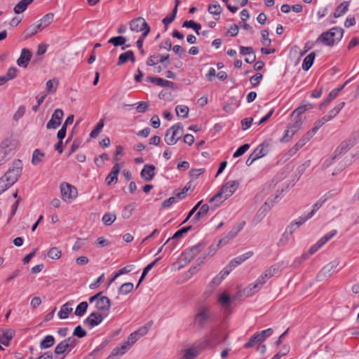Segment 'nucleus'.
<instances>
[{
  "label": "nucleus",
  "mask_w": 359,
  "mask_h": 359,
  "mask_svg": "<svg viewBox=\"0 0 359 359\" xmlns=\"http://www.w3.org/2000/svg\"><path fill=\"white\" fill-rule=\"evenodd\" d=\"M238 182L236 180L229 181L225 183L213 197L209 200V203H212L216 202L212 208L214 210L216 208L219 206L224 201L229 198L238 189Z\"/></svg>",
  "instance_id": "1"
},
{
  "label": "nucleus",
  "mask_w": 359,
  "mask_h": 359,
  "mask_svg": "<svg viewBox=\"0 0 359 359\" xmlns=\"http://www.w3.org/2000/svg\"><path fill=\"white\" fill-rule=\"evenodd\" d=\"M278 272V267L273 265L265 270L255 283L250 284L245 289V292L248 296H252L258 292L266 283V280Z\"/></svg>",
  "instance_id": "2"
},
{
  "label": "nucleus",
  "mask_w": 359,
  "mask_h": 359,
  "mask_svg": "<svg viewBox=\"0 0 359 359\" xmlns=\"http://www.w3.org/2000/svg\"><path fill=\"white\" fill-rule=\"evenodd\" d=\"M344 30L340 27H333L327 32L322 33L316 40V43H321L327 46H332L337 41L341 39Z\"/></svg>",
  "instance_id": "3"
},
{
  "label": "nucleus",
  "mask_w": 359,
  "mask_h": 359,
  "mask_svg": "<svg viewBox=\"0 0 359 359\" xmlns=\"http://www.w3.org/2000/svg\"><path fill=\"white\" fill-rule=\"evenodd\" d=\"M304 123L302 117L293 118L285 130L283 136L280 139L282 143L288 142L301 129Z\"/></svg>",
  "instance_id": "4"
},
{
  "label": "nucleus",
  "mask_w": 359,
  "mask_h": 359,
  "mask_svg": "<svg viewBox=\"0 0 359 359\" xmlns=\"http://www.w3.org/2000/svg\"><path fill=\"white\" fill-rule=\"evenodd\" d=\"M227 337V335L220 328H216L211 330L209 335L205 338V341L202 342V348L206 346L215 347L224 341Z\"/></svg>",
  "instance_id": "5"
},
{
  "label": "nucleus",
  "mask_w": 359,
  "mask_h": 359,
  "mask_svg": "<svg viewBox=\"0 0 359 359\" xmlns=\"http://www.w3.org/2000/svg\"><path fill=\"white\" fill-rule=\"evenodd\" d=\"M23 163L21 160L15 159L13 161L11 166L6 172L4 176L8 182L14 184L22 174Z\"/></svg>",
  "instance_id": "6"
},
{
  "label": "nucleus",
  "mask_w": 359,
  "mask_h": 359,
  "mask_svg": "<svg viewBox=\"0 0 359 359\" xmlns=\"http://www.w3.org/2000/svg\"><path fill=\"white\" fill-rule=\"evenodd\" d=\"M183 131V127L180 123L172 126L166 131L165 142L169 145L175 144L182 136Z\"/></svg>",
  "instance_id": "7"
},
{
  "label": "nucleus",
  "mask_w": 359,
  "mask_h": 359,
  "mask_svg": "<svg viewBox=\"0 0 359 359\" xmlns=\"http://www.w3.org/2000/svg\"><path fill=\"white\" fill-rule=\"evenodd\" d=\"M210 317V309L207 306H202L199 307L196 313L194 323L196 326L202 328L208 323Z\"/></svg>",
  "instance_id": "8"
},
{
  "label": "nucleus",
  "mask_w": 359,
  "mask_h": 359,
  "mask_svg": "<svg viewBox=\"0 0 359 359\" xmlns=\"http://www.w3.org/2000/svg\"><path fill=\"white\" fill-rule=\"evenodd\" d=\"M130 29L136 32H142V36L146 37L150 32V27L146 20L142 18L138 17L130 22Z\"/></svg>",
  "instance_id": "9"
},
{
  "label": "nucleus",
  "mask_w": 359,
  "mask_h": 359,
  "mask_svg": "<svg viewBox=\"0 0 359 359\" xmlns=\"http://www.w3.org/2000/svg\"><path fill=\"white\" fill-rule=\"evenodd\" d=\"M252 255V252H247L240 256H238L233 259L229 264L223 269V273L224 275H229L230 272L236 268L237 266L240 265L245 261H246L248 259L251 257Z\"/></svg>",
  "instance_id": "10"
},
{
  "label": "nucleus",
  "mask_w": 359,
  "mask_h": 359,
  "mask_svg": "<svg viewBox=\"0 0 359 359\" xmlns=\"http://www.w3.org/2000/svg\"><path fill=\"white\" fill-rule=\"evenodd\" d=\"M60 189L62 198L65 201L73 200L78 195L76 188L67 182H62L60 184Z\"/></svg>",
  "instance_id": "11"
},
{
  "label": "nucleus",
  "mask_w": 359,
  "mask_h": 359,
  "mask_svg": "<svg viewBox=\"0 0 359 359\" xmlns=\"http://www.w3.org/2000/svg\"><path fill=\"white\" fill-rule=\"evenodd\" d=\"M64 113L60 109H57L54 111L51 116V118L46 124L47 129H56L61 124Z\"/></svg>",
  "instance_id": "12"
},
{
  "label": "nucleus",
  "mask_w": 359,
  "mask_h": 359,
  "mask_svg": "<svg viewBox=\"0 0 359 359\" xmlns=\"http://www.w3.org/2000/svg\"><path fill=\"white\" fill-rule=\"evenodd\" d=\"M339 262L338 260H334L327 264H326L319 272L317 278L321 280L322 279L330 277L334 271V269L338 266Z\"/></svg>",
  "instance_id": "13"
},
{
  "label": "nucleus",
  "mask_w": 359,
  "mask_h": 359,
  "mask_svg": "<svg viewBox=\"0 0 359 359\" xmlns=\"http://www.w3.org/2000/svg\"><path fill=\"white\" fill-rule=\"evenodd\" d=\"M327 194L325 195L323 198H320L313 204V205L312 206V210L310 212H309L307 215H303L300 217V224H304L315 215V213L322 207V205L327 201V198H325Z\"/></svg>",
  "instance_id": "14"
},
{
  "label": "nucleus",
  "mask_w": 359,
  "mask_h": 359,
  "mask_svg": "<svg viewBox=\"0 0 359 359\" xmlns=\"http://www.w3.org/2000/svg\"><path fill=\"white\" fill-rule=\"evenodd\" d=\"M357 142L355 135L351 136L348 139L343 141L336 149L335 154L341 155L347 152Z\"/></svg>",
  "instance_id": "15"
},
{
  "label": "nucleus",
  "mask_w": 359,
  "mask_h": 359,
  "mask_svg": "<svg viewBox=\"0 0 359 359\" xmlns=\"http://www.w3.org/2000/svg\"><path fill=\"white\" fill-rule=\"evenodd\" d=\"M0 150L7 156L14 154L15 147L13 140L10 138L3 140L0 144Z\"/></svg>",
  "instance_id": "16"
},
{
  "label": "nucleus",
  "mask_w": 359,
  "mask_h": 359,
  "mask_svg": "<svg viewBox=\"0 0 359 359\" xmlns=\"http://www.w3.org/2000/svg\"><path fill=\"white\" fill-rule=\"evenodd\" d=\"M204 247L205 245L203 243H198L191 247L189 250L184 253V259L191 262L203 250Z\"/></svg>",
  "instance_id": "17"
},
{
  "label": "nucleus",
  "mask_w": 359,
  "mask_h": 359,
  "mask_svg": "<svg viewBox=\"0 0 359 359\" xmlns=\"http://www.w3.org/2000/svg\"><path fill=\"white\" fill-rule=\"evenodd\" d=\"M155 166L154 165L146 164L141 171V177L146 182L151 181L155 175Z\"/></svg>",
  "instance_id": "18"
},
{
  "label": "nucleus",
  "mask_w": 359,
  "mask_h": 359,
  "mask_svg": "<svg viewBox=\"0 0 359 359\" xmlns=\"http://www.w3.org/2000/svg\"><path fill=\"white\" fill-rule=\"evenodd\" d=\"M32 57L31 52L27 48H22L21 50L20 56L17 60L18 66L26 68Z\"/></svg>",
  "instance_id": "19"
},
{
  "label": "nucleus",
  "mask_w": 359,
  "mask_h": 359,
  "mask_svg": "<svg viewBox=\"0 0 359 359\" xmlns=\"http://www.w3.org/2000/svg\"><path fill=\"white\" fill-rule=\"evenodd\" d=\"M120 172V166L118 163H116L112 167V169L106 178V182L110 185L113 182H116L118 180V175Z\"/></svg>",
  "instance_id": "20"
},
{
  "label": "nucleus",
  "mask_w": 359,
  "mask_h": 359,
  "mask_svg": "<svg viewBox=\"0 0 359 359\" xmlns=\"http://www.w3.org/2000/svg\"><path fill=\"white\" fill-rule=\"evenodd\" d=\"M217 301L219 304L226 309H228L232 303L231 297L225 292L218 294Z\"/></svg>",
  "instance_id": "21"
},
{
  "label": "nucleus",
  "mask_w": 359,
  "mask_h": 359,
  "mask_svg": "<svg viewBox=\"0 0 359 359\" xmlns=\"http://www.w3.org/2000/svg\"><path fill=\"white\" fill-rule=\"evenodd\" d=\"M90 327L100 325L102 321V316L97 312L92 313L85 320Z\"/></svg>",
  "instance_id": "22"
},
{
  "label": "nucleus",
  "mask_w": 359,
  "mask_h": 359,
  "mask_svg": "<svg viewBox=\"0 0 359 359\" xmlns=\"http://www.w3.org/2000/svg\"><path fill=\"white\" fill-rule=\"evenodd\" d=\"M111 306V302L107 297L100 296L97 299L95 307L100 311H108Z\"/></svg>",
  "instance_id": "23"
},
{
  "label": "nucleus",
  "mask_w": 359,
  "mask_h": 359,
  "mask_svg": "<svg viewBox=\"0 0 359 359\" xmlns=\"http://www.w3.org/2000/svg\"><path fill=\"white\" fill-rule=\"evenodd\" d=\"M0 334V343L6 346H8L10 341L14 336V331L12 330H2Z\"/></svg>",
  "instance_id": "24"
},
{
  "label": "nucleus",
  "mask_w": 359,
  "mask_h": 359,
  "mask_svg": "<svg viewBox=\"0 0 359 359\" xmlns=\"http://www.w3.org/2000/svg\"><path fill=\"white\" fill-rule=\"evenodd\" d=\"M276 203L275 199L268 198L264 205L260 208L258 211L257 215L261 217V219L265 217L266 214L271 210Z\"/></svg>",
  "instance_id": "25"
},
{
  "label": "nucleus",
  "mask_w": 359,
  "mask_h": 359,
  "mask_svg": "<svg viewBox=\"0 0 359 359\" xmlns=\"http://www.w3.org/2000/svg\"><path fill=\"white\" fill-rule=\"evenodd\" d=\"M276 203L275 199L268 198L264 205L260 208L258 211L257 215L261 217V219L265 217L266 214L271 210Z\"/></svg>",
  "instance_id": "26"
},
{
  "label": "nucleus",
  "mask_w": 359,
  "mask_h": 359,
  "mask_svg": "<svg viewBox=\"0 0 359 359\" xmlns=\"http://www.w3.org/2000/svg\"><path fill=\"white\" fill-rule=\"evenodd\" d=\"M276 203L275 199L268 198L264 205L260 208L258 211L257 215L261 217V219L265 217L266 214L271 210Z\"/></svg>",
  "instance_id": "27"
},
{
  "label": "nucleus",
  "mask_w": 359,
  "mask_h": 359,
  "mask_svg": "<svg viewBox=\"0 0 359 359\" xmlns=\"http://www.w3.org/2000/svg\"><path fill=\"white\" fill-rule=\"evenodd\" d=\"M128 60H130L132 62L135 61V57L133 50H128L121 54L118 57L117 65L121 66Z\"/></svg>",
  "instance_id": "28"
},
{
  "label": "nucleus",
  "mask_w": 359,
  "mask_h": 359,
  "mask_svg": "<svg viewBox=\"0 0 359 359\" xmlns=\"http://www.w3.org/2000/svg\"><path fill=\"white\" fill-rule=\"evenodd\" d=\"M72 304L73 302H67L61 306L60 310L57 313L58 317L60 319H65L69 316V313L72 311Z\"/></svg>",
  "instance_id": "29"
},
{
  "label": "nucleus",
  "mask_w": 359,
  "mask_h": 359,
  "mask_svg": "<svg viewBox=\"0 0 359 359\" xmlns=\"http://www.w3.org/2000/svg\"><path fill=\"white\" fill-rule=\"evenodd\" d=\"M202 348V343L197 347H192L186 350L183 357L184 359H194L199 353L204 349Z\"/></svg>",
  "instance_id": "30"
},
{
  "label": "nucleus",
  "mask_w": 359,
  "mask_h": 359,
  "mask_svg": "<svg viewBox=\"0 0 359 359\" xmlns=\"http://www.w3.org/2000/svg\"><path fill=\"white\" fill-rule=\"evenodd\" d=\"M179 3H180L179 1L177 0L175 2V6L172 11V13L163 19L162 22L165 26V30L168 29V25L170 24L171 22H172L174 21V20L175 19L176 15L177 13V7H178Z\"/></svg>",
  "instance_id": "31"
},
{
  "label": "nucleus",
  "mask_w": 359,
  "mask_h": 359,
  "mask_svg": "<svg viewBox=\"0 0 359 359\" xmlns=\"http://www.w3.org/2000/svg\"><path fill=\"white\" fill-rule=\"evenodd\" d=\"M34 0H21L14 7L13 11L16 14L23 13Z\"/></svg>",
  "instance_id": "32"
},
{
  "label": "nucleus",
  "mask_w": 359,
  "mask_h": 359,
  "mask_svg": "<svg viewBox=\"0 0 359 359\" xmlns=\"http://www.w3.org/2000/svg\"><path fill=\"white\" fill-rule=\"evenodd\" d=\"M147 81H149L150 82L155 83L157 86H163V87H169L174 85V83L170 81L164 80L161 78L158 77H151L148 76L147 78Z\"/></svg>",
  "instance_id": "33"
},
{
  "label": "nucleus",
  "mask_w": 359,
  "mask_h": 359,
  "mask_svg": "<svg viewBox=\"0 0 359 359\" xmlns=\"http://www.w3.org/2000/svg\"><path fill=\"white\" fill-rule=\"evenodd\" d=\"M349 5H350L349 1L342 2L336 8V10L334 13V17L335 18H339V17L342 16L343 15H344L347 12Z\"/></svg>",
  "instance_id": "34"
},
{
  "label": "nucleus",
  "mask_w": 359,
  "mask_h": 359,
  "mask_svg": "<svg viewBox=\"0 0 359 359\" xmlns=\"http://www.w3.org/2000/svg\"><path fill=\"white\" fill-rule=\"evenodd\" d=\"M345 102H341L339 103L337 105H336L332 109H331L328 114L325 116H324L326 119L330 121H331L334 117H335L339 111L342 109V108L344 107Z\"/></svg>",
  "instance_id": "35"
},
{
  "label": "nucleus",
  "mask_w": 359,
  "mask_h": 359,
  "mask_svg": "<svg viewBox=\"0 0 359 359\" xmlns=\"http://www.w3.org/2000/svg\"><path fill=\"white\" fill-rule=\"evenodd\" d=\"M315 57L316 53L314 52H311L307 56H306V57L304 59L302 66L304 71H308L311 67L313 64Z\"/></svg>",
  "instance_id": "36"
},
{
  "label": "nucleus",
  "mask_w": 359,
  "mask_h": 359,
  "mask_svg": "<svg viewBox=\"0 0 359 359\" xmlns=\"http://www.w3.org/2000/svg\"><path fill=\"white\" fill-rule=\"evenodd\" d=\"M210 209V207L208 204H203V205H201L199 210L195 215V216L194 217V221L197 222L201 218H203L205 215H207Z\"/></svg>",
  "instance_id": "37"
},
{
  "label": "nucleus",
  "mask_w": 359,
  "mask_h": 359,
  "mask_svg": "<svg viewBox=\"0 0 359 359\" xmlns=\"http://www.w3.org/2000/svg\"><path fill=\"white\" fill-rule=\"evenodd\" d=\"M243 224H240L238 227L233 228L232 230H231L228 233V234L226 236L225 238H224L223 239H221L219 241V243H222V242L227 243L230 240L233 239V238H235L237 236V234L243 229Z\"/></svg>",
  "instance_id": "38"
},
{
  "label": "nucleus",
  "mask_w": 359,
  "mask_h": 359,
  "mask_svg": "<svg viewBox=\"0 0 359 359\" xmlns=\"http://www.w3.org/2000/svg\"><path fill=\"white\" fill-rule=\"evenodd\" d=\"M161 259V257L156 258L155 260H154L152 262H151L149 264H148L144 269H143L142 273L140 276V278L139 280V282L137 283V287L140 285L141 282L144 279L145 276L147 275L148 272L154 267L156 264L159 262V260Z\"/></svg>",
  "instance_id": "39"
},
{
  "label": "nucleus",
  "mask_w": 359,
  "mask_h": 359,
  "mask_svg": "<svg viewBox=\"0 0 359 359\" xmlns=\"http://www.w3.org/2000/svg\"><path fill=\"white\" fill-rule=\"evenodd\" d=\"M208 11L212 15H219L222 12V8L217 1H213L208 6Z\"/></svg>",
  "instance_id": "40"
},
{
  "label": "nucleus",
  "mask_w": 359,
  "mask_h": 359,
  "mask_svg": "<svg viewBox=\"0 0 359 359\" xmlns=\"http://www.w3.org/2000/svg\"><path fill=\"white\" fill-rule=\"evenodd\" d=\"M44 156L43 152L41 151L39 149H36L32 154V163L34 165H39L43 161Z\"/></svg>",
  "instance_id": "41"
},
{
  "label": "nucleus",
  "mask_w": 359,
  "mask_h": 359,
  "mask_svg": "<svg viewBox=\"0 0 359 359\" xmlns=\"http://www.w3.org/2000/svg\"><path fill=\"white\" fill-rule=\"evenodd\" d=\"M55 344V338L52 335H47L40 343L41 349H46L53 346Z\"/></svg>",
  "instance_id": "42"
},
{
  "label": "nucleus",
  "mask_w": 359,
  "mask_h": 359,
  "mask_svg": "<svg viewBox=\"0 0 359 359\" xmlns=\"http://www.w3.org/2000/svg\"><path fill=\"white\" fill-rule=\"evenodd\" d=\"M129 349L130 348L123 341L121 344L116 346L113 349L112 353L116 356H121L125 354Z\"/></svg>",
  "instance_id": "43"
},
{
  "label": "nucleus",
  "mask_w": 359,
  "mask_h": 359,
  "mask_svg": "<svg viewBox=\"0 0 359 359\" xmlns=\"http://www.w3.org/2000/svg\"><path fill=\"white\" fill-rule=\"evenodd\" d=\"M175 111L179 117L186 118L188 117L189 109L187 106L177 105L175 107Z\"/></svg>",
  "instance_id": "44"
},
{
  "label": "nucleus",
  "mask_w": 359,
  "mask_h": 359,
  "mask_svg": "<svg viewBox=\"0 0 359 359\" xmlns=\"http://www.w3.org/2000/svg\"><path fill=\"white\" fill-rule=\"evenodd\" d=\"M314 136L309 130L304 135L301 139L295 144L297 147L302 149L310 140Z\"/></svg>",
  "instance_id": "45"
},
{
  "label": "nucleus",
  "mask_w": 359,
  "mask_h": 359,
  "mask_svg": "<svg viewBox=\"0 0 359 359\" xmlns=\"http://www.w3.org/2000/svg\"><path fill=\"white\" fill-rule=\"evenodd\" d=\"M314 136L309 130L304 135L301 139L295 144L297 147L302 149L310 140Z\"/></svg>",
  "instance_id": "46"
},
{
  "label": "nucleus",
  "mask_w": 359,
  "mask_h": 359,
  "mask_svg": "<svg viewBox=\"0 0 359 359\" xmlns=\"http://www.w3.org/2000/svg\"><path fill=\"white\" fill-rule=\"evenodd\" d=\"M136 205L135 203H132L126 205L122 211L121 216L123 219H128L131 217L133 210H135Z\"/></svg>",
  "instance_id": "47"
},
{
  "label": "nucleus",
  "mask_w": 359,
  "mask_h": 359,
  "mask_svg": "<svg viewBox=\"0 0 359 359\" xmlns=\"http://www.w3.org/2000/svg\"><path fill=\"white\" fill-rule=\"evenodd\" d=\"M69 347L68 346L65 340L60 341L55 348V353L57 355H60L66 351H70Z\"/></svg>",
  "instance_id": "48"
},
{
  "label": "nucleus",
  "mask_w": 359,
  "mask_h": 359,
  "mask_svg": "<svg viewBox=\"0 0 359 359\" xmlns=\"http://www.w3.org/2000/svg\"><path fill=\"white\" fill-rule=\"evenodd\" d=\"M327 122H328V121L325 116H323L315 121L313 128L309 130V131L315 135L317 131Z\"/></svg>",
  "instance_id": "49"
},
{
  "label": "nucleus",
  "mask_w": 359,
  "mask_h": 359,
  "mask_svg": "<svg viewBox=\"0 0 359 359\" xmlns=\"http://www.w3.org/2000/svg\"><path fill=\"white\" fill-rule=\"evenodd\" d=\"M116 219V215L114 212H106L102 217V222L106 226L112 224Z\"/></svg>",
  "instance_id": "50"
},
{
  "label": "nucleus",
  "mask_w": 359,
  "mask_h": 359,
  "mask_svg": "<svg viewBox=\"0 0 359 359\" xmlns=\"http://www.w3.org/2000/svg\"><path fill=\"white\" fill-rule=\"evenodd\" d=\"M58 84H59V82L56 79L48 80L46 82V90L49 93H54L57 90Z\"/></svg>",
  "instance_id": "51"
},
{
  "label": "nucleus",
  "mask_w": 359,
  "mask_h": 359,
  "mask_svg": "<svg viewBox=\"0 0 359 359\" xmlns=\"http://www.w3.org/2000/svg\"><path fill=\"white\" fill-rule=\"evenodd\" d=\"M183 27L192 28L196 34L198 35L199 30L201 29V25L198 23H196L194 20H186L184 22L182 25Z\"/></svg>",
  "instance_id": "52"
},
{
  "label": "nucleus",
  "mask_w": 359,
  "mask_h": 359,
  "mask_svg": "<svg viewBox=\"0 0 359 359\" xmlns=\"http://www.w3.org/2000/svg\"><path fill=\"white\" fill-rule=\"evenodd\" d=\"M47 255L49 258L57 260L61 257L62 252L58 248L53 247L48 251Z\"/></svg>",
  "instance_id": "53"
},
{
  "label": "nucleus",
  "mask_w": 359,
  "mask_h": 359,
  "mask_svg": "<svg viewBox=\"0 0 359 359\" xmlns=\"http://www.w3.org/2000/svg\"><path fill=\"white\" fill-rule=\"evenodd\" d=\"M104 119L102 118L99 121V122L97 123L95 128L91 131V133L90 134V137L91 138H96L99 135V134L101 133V131L104 127Z\"/></svg>",
  "instance_id": "54"
},
{
  "label": "nucleus",
  "mask_w": 359,
  "mask_h": 359,
  "mask_svg": "<svg viewBox=\"0 0 359 359\" xmlns=\"http://www.w3.org/2000/svg\"><path fill=\"white\" fill-rule=\"evenodd\" d=\"M223 273V269L219 272V273L215 276L212 282L210 284V286L212 287V289H215L221 282L228 275H224Z\"/></svg>",
  "instance_id": "55"
},
{
  "label": "nucleus",
  "mask_w": 359,
  "mask_h": 359,
  "mask_svg": "<svg viewBox=\"0 0 359 359\" xmlns=\"http://www.w3.org/2000/svg\"><path fill=\"white\" fill-rule=\"evenodd\" d=\"M311 108H312L311 106L309 107L306 104L299 106V107H297L292 111L291 116L292 118L301 117L300 116L301 114H302L303 113H304L305 111H306L307 110H309V109H311Z\"/></svg>",
  "instance_id": "56"
},
{
  "label": "nucleus",
  "mask_w": 359,
  "mask_h": 359,
  "mask_svg": "<svg viewBox=\"0 0 359 359\" xmlns=\"http://www.w3.org/2000/svg\"><path fill=\"white\" fill-rule=\"evenodd\" d=\"M134 285L132 283H126L121 285L118 292L121 294H128L133 290Z\"/></svg>",
  "instance_id": "57"
},
{
  "label": "nucleus",
  "mask_w": 359,
  "mask_h": 359,
  "mask_svg": "<svg viewBox=\"0 0 359 359\" xmlns=\"http://www.w3.org/2000/svg\"><path fill=\"white\" fill-rule=\"evenodd\" d=\"M88 304L86 302H81L76 308L75 315L78 316H83L87 311Z\"/></svg>",
  "instance_id": "58"
},
{
  "label": "nucleus",
  "mask_w": 359,
  "mask_h": 359,
  "mask_svg": "<svg viewBox=\"0 0 359 359\" xmlns=\"http://www.w3.org/2000/svg\"><path fill=\"white\" fill-rule=\"evenodd\" d=\"M126 42L124 36H114L109 39L108 43H112L114 46H123Z\"/></svg>",
  "instance_id": "59"
},
{
  "label": "nucleus",
  "mask_w": 359,
  "mask_h": 359,
  "mask_svg": "<svg viewBox=\"0 0 359 359\" xmlns=\"http://www.w3.org/2000/svg\"><path fill=\"white\" fill-rule=\"evenodd\" d=\"M6 180L4 175L0 178V195L13 185Z\"/></svg>",
  "instance_id": "60"
},
{
  "label": "nucleus",
  "mask_w": 359,
  "mask_h": 359,
  "mask_svg": "<svg viewBox=\"0 0 359 359\" xmlns=\"http://www.w3.org/2000/svg\"><path fill=\"white\" fill-rule=\"evenodd\" d=\"M262 342L261 340H259V335L257 334V332L250 337L249 341L245 343L243 346L245 348H249L255 346L257 343Z\"/></svg>",
  "instance_id": "61"
},
{
  "label": "nucleus",
  "mask_w": 359,
  "mask_h": 359,
  "mask_svg": "<svg viewBox=\"0 0 359 359\" xmlns=\"http://www.w3.org/2000/svg\"><path fill=\"white\" fill-rule=\"evenodd\" d=\"M267 151H264V144H259L252 152V156H255L257 159L266 155Z\"/></svg>",
  "instance_id": "62"
},
{
  "label": "nucleus",
  "mask_w": 359,
  "mask_h": 359,
  "mask_svg": "<svg viewBox=\"0 0 359 359\" xmlns=\"http://www.w3.org/2000/svg\"><path fill=\"white\" fill-rule=\"evenodd\" d=\"M151 324H152L151 323H149L147 325H145L144 326L140 327L137 330L135 331L134 332L137 334V335L138 336V338L140 339V337H142L147 334V332H149V330L151 326Z\"/></svg>",
  "instance_id": "63"
},
{
  "label": "nucleus",
  "mask_w": 359,
  "mask_h": 359,
  "mask_svg": "<svg viewBox=\"0 0 359 359\" xmlns=\"http://www.w3.org/2000/svg\"><path fill=\"white\" fill-rule=\"evenodd\" d=\"M54 15L52 13H47L41 19L39 20L45 27H48L53 20Z\"/></svg>",
  "instance_id": "64"
}]
</instances>
